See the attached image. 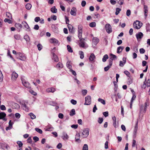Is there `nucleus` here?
Masks as SVG:
<instances>
[{"label":"nucleus","instance_id":"1","mask_svg":"<svg viewBox=\"0 0 150 150\" xmlns=\"http://www.w3.org/2000/svg\"><path fill=\"white\" fill-rule=\"evenodd\" d=\"M142 25V23L138 21H136L133 24V27L136 29H139Z\"/></svg>","mask_w":150,"mask_h":150},{"label":"nucleus","instance_id":"2","mask_svg":"<svg viewBox=\"0 0 150 150\" xmlns=\"http://www.w3.org/2000/svg\"><path fill=\"white\" fill-rule=\"evenodd\" d=\"M85 102L84 104L85 105H89L91 103V98L90 96H88L85 98Z\"/></svg>","mask_w":150,"mask_h":150},{"label":"nucleus","instance_id":"3","mask_svg":"<svg viewBox=\"0 0 150 150\" xmlns=\"http://www.w3.org/2000/svg\"><path fill=\"white\" fill-rule=\"evenodd\" d=\"M21 79L22 84L24 86L27 88H30V84L28 82L26 81L23 78H21Z\"/></svg>","mask_w":150,"mask_h":150},{"label":"nucleus","instance_id":"4","mask_svg":"<svg viewBox=\"0 0 150 150\" xmlns=\"http://www.w3.org/2000/svg\"><path fill=\"white\" fill-rule=\"evenodd\" d=\"M89 133V132L88 128L84 129L82 132V136L83 138H86L88 135Z\"/></svg>","mask_w":150,"mask_h":150},{"label":"nucleus","instance_id":"5","mask_svg":"<svg viewBox=\"0 0 150 150\" xmlns=\"http://www.w3.org/2000/svg\"><path fill=\"white\" fill-rule=\"evenodd\" d=\"M105 29L106 32L108 33H110L112 32L111 26L109 24H106L105 25Z\"/></svg>","mask_w":150,"mask_h":150},{"label":"nucleus","instance_id":"6","mask_svg":"<svg viewBox=\"0 0 150 150\" xmlns=\"http://www.w3.org/2000/svg\"><path fill=\"white\" fill-rule=\"evenodd\" d=\"M22 24L23 25L24 27V28H25L26 30L28 31H30V27L26 22L25 21H23L22 22Z\"/></svg>","mask_w":150,"mask_h":150},{"label":"nucleus","instance_id":"7","mask_svg":"<svg viewBox=\"0 0 150 150\" xmlns=\"http://www.w3.org/2000/svg\"><path fill=\"white\" fill-rule=\"evenodd\" d=\"M85 39L84 38L81 39H80V42L79 43V45L81 47L85 48V42H84Z\"/></svg>","mask_w":150,"mask_h":150},{"label":"nucleus","instance_id":"8","mask_svg":"<svg viewBox=\"0 0 150 150\" xmlns=\"http://www.w3.org/2000/svg\"><path fill=\"white\" fill-rule=\"evenodd\" d=\"M17 56H18L19 59L22 60H25L26 59V57L23 55V54L21 52H18L17 53Z\"/></svg>","mask_w":150,"mask_h":150},{"label":"nucleus","instance_id":"9","mask_svg":"<svg viewBox=\"0 0 150 150\" xmlns=\"http://www.w3.org/2000/svg\"><path fill=\"white\" fill-rule=\"evenodd\" d=\"M6 114L4 112H0V119H2L3 120L6 121L7 120V119L6 118Z\"/></svg>","mask_w":150,"mask_h":150},{"label":"nucleus","instance_id":"10","mask_svg":"<svg viewBox=\"0 0 150 150\" xmlns=\"http://www.w3.org/2000/svg\"><path fill=\"white\" fill-rule=\"evenodd\" d=\"M77 10L76 7H73L70 11V14L71 15L74 16H76V12Z\"/></svg>","mask_w":150,"mask_h":150},{"label":"nucleus","instance_id":"11","mask_svg":"<svg viewBox=\"0 0 150 150\" xmlns=\"http://www.w3.org/2000/svg\"><path fill=\"white\" fill-rule=\"evenodd\" d=\"M146 86L147 87H149L150 86V81L149 79L148 80L147 82H146V79H145V81L144 83L143 87L145 88Z\"/></svg>","mask_w":150,"mask_h":150},{"label":"nucleus","instance_id":"12","mask_svg":"<svg viewBox=\"0 0 150 150\" xmlns=\"http://www.w3.org/2000/svg\"><path fill=\"white\" fill-rule=\"evenodd\" d=\"M18 76V74L15 71L13 72L11 75V79L15 81Z\"/></svg>","mask_w":150,"mask_h":150},{"label":"nucleus","instance_id":"13","mask_svg":"<svg viewBox=\"0 0 150 150\" xmlns=\"http://www.w3.org/2000/svg\"><path fill=\"white\" fill-rule=\"evenodd\" d=\"M138 129V122H137L135 125L133 137L135 138L136 137V133Z\"/></svg>","mask_w":150,"mask_h":150},{"label":"nucleus","instance_id":"14","mask_svg":"<svg viewBox=\"0 0 150 150\" xmlns=\"http://www.w3.org/2000/svg\"><path fill=\"white\" fill-rule=\"evenodd\" d=\"M69 32L71 33H74V31L73 26L71 24H68L67 25Z\"/></svg>","mask_w":150,"mask_h":150},{"label":"nucleus","instance_id":"15","mask_svg":"<svg viewBox=\"0 0 150 150\" xmlns=\"http://www.w3.org/2000/svg\"><path fill=\"white\" fill-rule=\"evenodd\" d=\"M63 136L62 137L63 139L65 140H67L69 138V136L65 132H63L62 133Z\"/></svg>","mask_w":150,"mask_h":150},{"label":"nucleus","instance_id":"16","mask_svg":"<svg viewBox=\"0 0 150 150\" xmlns=\"http://www.w3.org/2000/svg\"><path fill=\"white\" fill-rule=\"evenodd\" d=\"M136 38L138 40L139 39H141L143 36V34L141 32H139L138 34H137L136 35Z\"/></svg>","mask_w":150,"mask_h":150},{"label":"nucleus","instance_id":"17","mask_svg":"<svg viewBox=\"0 0 150 150\" xmlns=\"http://www.w3.org/2000/svg\"><path fill=\"white\" fill-rule=\"evenodd\" d=\"M21 105L23 109L25 110H27L29 109V107L26 105L25 102L22 103Z\"/></svg>","mask_w":150,"mask_h":150},{"label":"nucleus","instance_id":"18","mask_svg":"<svg viewBox=\"0 0 150 150\" xmlns=\"http://www.w3.org/2000/svg\"><path fill=\"white\" fill-rule=\"evenodd\" d=\"M99 39L97 38H93L92 40V41L93 43L95 45L97 44L99 42Z\"/></svg>","mask_w":150,"mask_h":150},{"label":"nucleus","instance_id":"19","mask_svg":"<svg viewBox=\"0 0 150 150\" xmlns=\"http://www.w3.org/2000/svg\"><path fill=\"white\" fill-rule=\"evenodd\" d=\"M95 58V56L93 53H92L91 54L90 57H89V59L90 61H93V60Z\"/></svg>","mask_w":150,"mask_h":150},{"label":"nucleus","instance_id":"20","mask_svg":"<svg viewBox=\"0 0 150 150\" xmlns=\"http://www.w3.org/2000/svg\"><path fill=\"white\" fill-rule=\"evenodd\" d=\"M80 137V135L79 134H77L76 135V137H75V139H76V142H78L79 143L80 142H81V140L79 139Z\"/></svg>","mask_w":150,"mask_h":150},{"label":"nucleus","instance_id":"21","mask_svg":"<svg viewBox=\"0 0 150 150\" xmlns=\"http://www.w3.org/2000/svg\"><path fill=\"white\" fill-rule=\"evenodd\" d=\"M83 27L81 25H79L78 27V33H82Z\"/></svg>","mask_w":150,"mask_h":150},{"label":"nucleus","instance_id":"22","mask_svg":"<svg viewBox=\"0 0 150 150\" xmlns=\"http://www.w3.org/2000/svg\"><path fill=\"white\" fill-rule=\"evenodd\" d=\"M24 38L25 39L26 41L27 42H30V38L29 36L27 35H25L24 37Z\"/></svg>","mask_w":150,"mask_h":150},{"label":"nucleus","instance_id":"23","mask_svg":"<svg viewBox=\"0 0 150 150\" xmlns=\"http://www.w3.org/2000/svg\"><path fill=\"white\" fill-rule=\"evenodd\" d=\"M50 42L51 43L57 44L58 42V41L55 38H52L50 39Z\"/></svg>","mask_w":150,"mask_h":150},{"label":"nucleus","instance_id":"24","mask_svg":"<svg viewBox=\"0 0 150 150\" xmlns=\"http://www.w3.org/2000/svg\"><path fill=\"white\" fill-rule=\"evenodd\" d=\"M47 92H54L55 91V89L54 88H47L46 90Z\"/></svg>","mask_w":150,"mask_h":150},{"label":"nucleus","instance_id":"25","mask_svg":"<svg viewBox=\"0 0 150 150\" xmlns=\"http://www.w3.org/2000/svg\"><path fill=\"white\" fill-rule=\"evenodd\" d=\"M53 59L55 62H57L59 61V59L58 57L55 54L53 53Z\"/></svg>","mask_w":150,"mask_h":150},{"label":"nucleus","instance_id":"26","mask_svg":"<svg viewBox=\"0 0 150 150\" xmlns=\"http://www.w3.org/2000/svg\"><path fill=\"white\" fill-rule=\"evenodd\" d=\"M75 110L74 109H72L71 110L69 113V115L71 116L75 115Z\"/></svg>","mask_w":150,"mask_h":150},{"label":"nucleus","instance_id":"27","mask_svg":"<svg viewBox=\"0 0 150 150\" xmlns=\"http://www.w3.org/2000/svg\"><path fill=\"white\" fill-rule=\"evenodd\" d=\"M51 11L54 13H55L57 12V9L55 8V6H53L51 9Z\"/></svg>","mask_w":150,"mask_h":150},{"label":"nucleus","instance_id":"28","mask_svg":"<svg viewBox=\"0 0 150 150\" xmlns=\"http://www.w3.org/2000/svg\"><path fill=\"white\" fill-rule=\"evenodd\" d=\"M56 67L57 68H58L59 69H60L62 68L63 67V66L61 63L60 62H59L57 65Z\"/></svg>","mask_w":150,"mask_h":150},{"label":"nucleus","instance_id":"29","mask_svg":"<svg viewBox=\"0 0 150 150\" xmlns=\"http://www.w3.org/2000/svg\"><path fill=\"white\" fill-rule=\"evenodd\" d=\"M108 58V56L107 54H106L103 56V58L102 59V61L103 62H105L107 59Z\"/></svg>","mask_w":150,"mask_h":150},{"label":"nucleus","instance_id":"30","mask_svg":"<svg viewBox=\"0 0 150 150\" xmlns=\"http://www.w3.org/2000/svg\"><path fill=\"white\" fill-rule=\"evenodd\" d=\"M32 5L29 3L25 5V8L28 10H30L31 8Z\"/></svg>","mask_w":150,"mask_h":150},{"label":"nucleus","instance_id":"31","mask_svg":"<svg viewBox=\"0 0 150 150\" xmlns=\"http://www.w3.org/2000/svg\"><path fill=\"white\" fill-rule=\"evenodd\" d=\"M29 115L30 117L32 119H34L36 118L35 115L32 113H30Z\"/></svg>","mask_w":150,"mask_h":150},{"label":"nucleus","instance_id":"32","mask_svg":"<svg viewBox=\"0 0 150 150\" xmlns=\"http://www.w3.org/2000/svg\"><path fill=\"white\" fill-rule=\"evenodd\" d=\"M98 101L100 102L101 103H102L103 105H105V100L100 98H99L98 99Z\"/></svg>","mask_w":150,"mask_h":150},{"label":"nucleus","instance_id":"33","mask_svg":"<svg viewBox=\"0 0 150 150\" xmlns=\"http://www.w3.org/2000/svg\"><path fill=\"white\" fill-rule=\"evenodd\" d=\"M15 25L16 27L18 28H22V25L19 23L15 24Z\"/></svg>","mask_w":150,"mask_h":150},{"label":"nucleus","instance_id":"34","mask_svg":"<svg viewBox=\"0 0 150 150\" xmlns=\"http://www.w3.org/2000/svg\"><path fill=\"white\" fill-rule=\"evenodd\" d=\"M35 130L37 132H38L40 134H41L42 133V130L38 128H36L35 129Z\"/></svg>","mask_w":150,"mask_h":150},{"label":"nucleus","instance_id":"35","mask_svg":"<svg viewBox=\"0 0 150 150\" xmlns=\"http://www.w3.org/2000/svg\"><path fill=\"white\" fill-rule=\"evenodd\" d=\"M89 26L91 27H95L96 26V23L94 22H91L90 23Z\"/></svg>","mask_w":150,"mask_h":150},{"label":"nucleus","instance_id":"36","mask_svg":"<svg viewBox=\"0 0 150 150\" xmlns=\"http://www.w3.org/2000/svg\"><path fill=\"white\" fill-rule=\"evenodd\" d=\"M14 38L17 40L20 39L21 38L20 35L18 34H16L14 35Z\"/></svg>","mask_w":150,"mask_h":150},{"label":"nucleus","instance_id":"37","mask_svg":"<svg viewBox=\"0 0 150 150\" xmlns=\"http://www.w3.org/2000/svg\"><path fill=\"white\" fill-rule=\"evenodd\" d=\"M67 47L68 50L69 52H73V50L70 46L68 45H67Z\"/></svg>","mask_w":150,"mask_h":150},{"label":"nucleus","instance_id":"38","mask_svg":"<svg viewBox=\"0 0 150 150\" xmlns=\"http://www.w3.org/2000/svg\"><path fill=\"white\" fill-rule=\"evenodd\" d=\"M121 11V9L119 8H116V11L115 12V15H117L118 14L120 11Z\"/></svg>","mask_w":150,"mask_h":150},{"label":"nucleus","instance_id":"39","mask_svg":"<svg viewBox=\"0 0 150 150\" xmlns=\"http://www.w3.org/2000/svg\"><path fill=\"white\" fill-rule=\"evenodd\" d=\"M79 54L80 55V58L81 59H83L84 57V54L83 52L81 51H80Z\"/></svg>","mask_w":150,"mask_h":150},{"label":"nucleus","instance_id":"40","mask_svg":"<svg viewBox=\"0 0 150 150\" xmlns=\"http://www.w3.org/2000/svg\"><path fill=\"white\" fill-rule=\"evenodd\" d=\"M88 146L87 144H84L83 148V150H88Z\"/></svg>","mask_w":150,"mask_h":150},{"label":"nucleus","instance_id":"41","mask_svg":"<svg viewBox=\"0 0 150 150\" xmlns=\"http://www.w3.org/2000/svg\"><path fill=\"white\" fill-rule=\"evenodd\" d=\"M111 66L110 65H108L107 67H105L104 68V71H107L111 67Z\"/></svg>","mask_w":150,"mask_h":150},{"label":"nucleus","instance_id":"42","mask_svg":"<svg viewBox=\"0 0 150 150\" xmlns=\"http://www.w3.org/2000/svg\"><path fill=\"white\" fill-rule=\"evenodd\" d=\"M4 21L5 22H8L9 23H12L10 19H8L7 18H5L4 20Z\"/></svg>","mask_w":150,"mask_h":150},{"label":"nucleus","instance_id":"43","mask_svg":"<svg viewBox=\"0 0 150 150\" xmlns=\"http://www.w3.org/2000/svg\"><path fill=\"white\" fill-rule=\"evenodd\" d=\"M37 47H38V50L39 51L41 50L42 48V45L40 44H38V45H37Z\"/></svg>","mask_w":150,"mask_h":150},{"label":"nucleus","instance_id":"44","mask_svg":"<svg viewBox=\"0 0 150 150\" xmlns=\"http://www.w3.org/2000/svg\"><path fill=\"white\" fill-rule=\"evenodd\" d=\"M17 144H18L19 147H21L22 146L23 144L20 141H18L17 142Z\"/></svg>","mask_w":150,"mask_h":150},{"label":"nucleus","instance_id":"45","mask_svg":"<svg viewBox=\"0 0 150 150\" xmlns=\"http://www.w3.org/2000/svg\"><path fill=\"white\" fill-rule=\"evenodd\" d=\"M6 15L9 18H12V15L9 12H7L6 13Z\"/></svg>","mask_w":150,"mask_h":150},{"label":"nucleus","instance_id":"46","mask_svg":"<svg viewBox=\"0 0 150 150\" xmlns=\"http://www.w3.org/2000/svg\"><path fill=\"white\" fill-rule=\"evenodd\" d=\"M110 56H111V57L110 58L113 60H114V59L117 58V57L116 55L112 54H110Z\"/></svg>","mask_w":150,"mask_h":150},{"label":"nucleus","instance_id":"47","mask_svg":"<svg viewBox=\"0 0 150 150\" xmlns=\"http://www.w3.org/2000/svg\"><path fill=\"white\" fill-rule=\"evenodd\" d=\"M67 67L69 69H70L71 67V65L70 64V62H68L67 63Z\"/></svg>","mask_w":150,"mask_h":150},{"label":"nucleus","instance_id":"48","mask_svg":"<svg viewBox=\"0 0 150 150\" xmlns=\"http://www.w3.org/2000/svg\"><path fill=\"white\" fill-rule=\"evenodd\" d=\"M103 121V119L102 118L99 117L98 118V122L100 123L101 124L102 123Z\"/></svg>","mask_w":150,"mask_h":150},{"label":"nucleus","instance_id":"49","mask_svg":"<svg viewBox=\"0 0 150 150\" xmlns=\"http://www.w3.org/2000/svg\"><path fill=\"white\" fill-rule=\"evenodd\" d=\"M34 20L35 22H38L40 20V18L39 17H37L35 18Z\"/></svg>","mask_w":150,"mask_h":150},{"label":"nucleus","instance_id":"50","mask_svg":"<svg viewBox=\"0 0 150 150\" xmlns=\"http://www.w3.org/2000/svg\"><path fill=\"white\" fill-rule=\"evenodd\" d=\"M118 4L120 5H122L124 3V0H119L117 2Z\"/></svg>","mask_w":150,"mask_h":150},{"label":"nucleus","instance_id":"51","mask_svg":"<svg viewBox=\"0 0 150 150\" xmlns=\"http://www.w3.org/2000/svg\"><path fill=\"white\" fill-rule=\"evenodd\" d=\"M94 16H95V18H100V15L97 13L94 14Z\"/></svg>","mask_w":150,"mask_h":150},{"label":"nucleus","instance_id":"52","mask_svg":"<svg viewBox=\"0 0 150 150\" xmlns=\"http://www.w3.org/2000/svg\"><path fill=\"white\" fill-rule=\"evenodd\" d=\"M103 115L105 117H106L108 116V111L105 112H103Z\"/></svg>","mask_w":150,"mask_h":150},{"label":"nucleus","instance_id":"53","mask_svg":"<svg viewBox=\"0 0 150 150\" xmlns=\"http://www.w3.org/2000/svg\"><path fill=\"white\" fill-rule=\"evenodd\" d=\"M3 77V74L1 71H0V82H1L2 81Z\"/></svg>","mask_w":150,"mask_h":150},{"label":"nucleus","instance_id":"54","mask_svg":"<svg viewBox=\"0 0 150 150\" xmlns=\"http://www.w3.org/2000/svg\"><path fill=\"white\" fill-rule=\"evenodd\" d=\"M139 52L141 54H144L145 52V50L143 48H141L139 50Z\"/></svg>","mask_w":150,"mask_h":150},{"label":"nucleus","instance_id":"55","mask_svg":"<svg viewBox=\"0 0 150 150\" xmlns=\"http://www.w3.org/2000/svg\"><path fill=\"white\" fill-rule=\"evenodd\" d=\"M86 4V2L85 1H82L81 3V5L82 7H84Z\"/></svg>","mask_w":150,"mask_h":150},{"label":"nucleus","instance_id":"56","mask_svg":"<svg viewBox=\"0 0 150 150\" xmlns=\"http://www.w3.org/2000/svg\"><path fill=\"white\" fill-rule=\"evenodd\" d=\"M33 139L34 140L35 142H36L39 140V139L37 137L35 136L33 137Z\"/></svg>","mask_w":150,"mask_h":150},{"label":"nucleus","instance_id":"57","mask_svg":"<svg viewBox=\"0 0 150 150\" xmlns=\"http://www.w3.org/2000/svg\"><path fill=\"white\" fill-rule=\"evenodd\" d=\"M147 6H144V12L145 13H146L148 12V10L147 9Z\"/></svg>","mask_w":150,"mask_h":150},{"label":"nucleus","instance_id":"58","mask_svg":"<svg viewBox=\"0 0 150 150\" xmlns=\"http://www.w3.org/2000/svg\"><path fill=\"white\" fill-rule=\"evenodd\" d=\"M71 102L72 104L73 105H75L77 103L76 101L74 99L71 100Z\"/></svg>","mask_w":150,"mask_h":150},{"label":"nucleus","instance_id":"59","mask_svg":"<svg viewBox=\"0 0 150 150\" xmlns=\"http://www.w3.org/2000/svg\"><path fill=\"white\" fill-rule=\"evenodd\" d=\"M131 11L130 10H128L127 11L126 15L127 16H129L131 14Z\"/></svg>","mask_w":150,"mask_h":150},{"label":"nucleus","instance_id":"60","mask_svg":"<svg viewBox=\"0 0 150 150\" xmlns=\"http://www.w3.org/2000/svg\"><path fill=\"white\" fill-rule=\"evenodd\" d=\"M87 91L86 90H83L82 91V93L83 95H85L87 93Z\"/></svg>","mask_w":150,"mask_h":150},{"label":"nucleus","instance_id":"61","mask_svg":"<svg viewBox=\"0 0 150 150\" xmlns=\"http://www.w3.org/2000/svg\"><path fill=\"white\" fill-rule=\"evenodd\" d=\"M78 127V125H73L71 126V127L73 128L76 129Z\"/></svg>","mask_w":150,"mask_h":150},{"label":"nucleus","instance_id":"62","mask_svg":"<svg viewBox=\"0 0 150 150\" xmlns=\"http://www.w3.org/2000/svg\"><path fill=\"white\" fill-rule=\"evenodd\" d=\"M113 60L111 59L110 58L109 59L108 61L109 63V65H110V66H112V65Z\"/></svg>","mask_w":150,"mask_h":150},{"label":"nucleus","instance_id":"63","mask_svg":"<svg viewBox=\"0 0 150 150\" xmlns=\"http://www.w3.org/2000/svg\"><path fill=\"white\" fill-rule=\"evenodd\" d=\"M1 109L2 110H5L6 109L5 106L4 105H2L0 106Z\"/></svg>","mask_w":150,"mask_h":150},{"label":"nucleus","instance_id":"64","mask_svg":"<svg viewBox=\"0 0 150 150\" xmlns=\"http://www.w3.org/2000/svg\"><path fill=\"white\" fill-rule=\"evenodd\" d=\"M58 117L59 118L62 119L64 117L63 114L61 113H60L59 114Z\"/></svg>","mask_w":150,"mask_h":150}]
</instances>
